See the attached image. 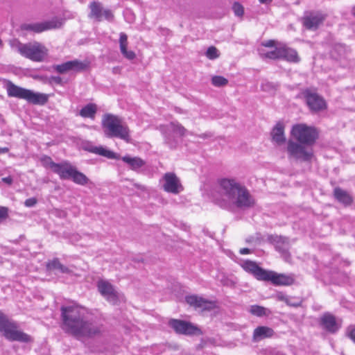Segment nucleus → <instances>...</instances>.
<instances>
[{"label": "nucleus", "mask_w": 355, "mask_h": 355, "mask_svg": "<svg viewBox=\"0 0 355 355\" xmlns=\"http://www.w3.org/2000/svg\"><path fill=\"white\" fill-rule=\"evenodd\" d=\"M220 198L214 200L222 209L234 211L246 209L255 205V200L248 189L234 179L223 178L219 180Z\"/></svg>", "instance_id": "obj_1"}, {"label": "nucleus", "mask_w": 355, "mask_h": 355, "mask_svg": "<svg viewBox=\"0 0 355 355\" xmlns=\"http://www.w3.org/2000/svg\"><path fill=\"white\" fill-rule=\"evenodd\" d=\"M62 329L68 333H98L91 328L92 324L76 306L60 307Z\"/></svg>", "instance_id": "obj_2"}, {"label": "nucleus", "mask_w": 355, "mask_h": 355, "mask_svg": "<svg viewBox=\"0 0 355 355\" xmlns=\"http://www.w3.org/2000/svg\"><path fill=\"white\" fill-rule=\"evenodd\" d=\"M101 127L104 135L107 138H119L126 142L130 141V130L122 119L113 114L103 115Z\"/></svg>", "instance_id": "obj_3"}, {"label": "nucleus", "mask_w": 355, "mask_h": 355, "mask_svg": "<svg viewBox=\"0 0 355 355\" xmlns=\"http://www.w3.org/2000/svg\"><path fill=\"white\" fill-rule=\"evenodd\" d=\"M6 90L9 97L23 99L33 105H43L48 101V96L46 94L35 92L33 90L19 87L11 81L8 82Z\"/></svg>", "instance_id": "obj_4"}, {"label": "nucleus", "mask_w": 355, "mask_h": 355, "mask_svg": "<svg viewBox=\"0 0 355 355\" xmlns=\"http://www.w3.org/2000/svg\"><path fill=\"white\" fill-rule=\"evenodd\" d=\"M291 135L297 142L312 146L318 138V131L313 126L305 123H297L293 125Z\"/></svg>", "instance_id": "obj_5"}, {"label": "nucleus", "mask_w": 355, "mask_h": 355, "mask_svg": "<svg viewBox=\"0 0 355 355\" xmlns=\"http://www.w3.org/2000/svg\"><path fill=\"white\" fill-rule=\"evenodd\" d=\"M17 50L22 56L34 62L44 61L48 53L47 49L38 42L19 43Z\"/></svg>", "instance_id": "obj_6"}, {"label": "nucleus", "mask_w": 355, "mask_h": 355, "mask_svg": "<svg viewBox=\"0 0 355 355\" xmlns=\"http://www.w3.org/2000/svg\"><path fill=\"white\" fill-rule=\"evenodd\" d=\"M310 146L289 139L286 151L289 159L302 162H311L313 157V151Z\"/></svg>", "instance_id": "obj_7"}, {"label": "nucleus", "mask_w": 355, "mask_h": 355, "mask_svg": "<svg viewBox=\"0 0 355 355\" xmlns=\"http://www.w3.org/2000/svg\"><path fill=\"white\" fill-rule=\"evenodd\" d=\"M300 96L313 113L321 112L327 108V103L324 98L311 89L302 90Z\"/></svg>", "instance_id": "obj_8"}, {"label": "nucleus", "mask_w": 355, "mask_h": 355, "mask_svg": "<svg viewBox=\"0 0 355 355\" xmlns=\"http://www.w3.org/2000/svg\"><path fill=\"white\" fill-rule=\"evenodd\" d=\"M64 20L61 18L53 17L50 20L42 22L32 24L24 23L20 26L22 31L40 33L45 31L60 28L63 24Z\"/></svg>", "instance_id": "obj_9"}, {"label": "nucleus", "mask_w": 355, "mask_h": 355, "mask_svg": "<svg viewBox=\"0 0 355 355\" xmlns=\"http://www.w3.org/2000/svg\"><path fill=\"white\" fill-rule=\"evenodd\" d=\"M89 8L90 10L88 14L89 19L98 22L101 21L103 19L110 22L114 21V15L112 11L110 9H104L101 2L92 1L89 5Z\"/></svg>", "instance_id": "obj_10"}, {"label": "nucleus", "mask_w": 355, "mask_h": 355, "mask_svg": "<svg viewBox=\"0 0 355 355\" xmlns=\"http://www.w3.org/2000/svg\"><path fill=\"white\" fill-rule=\"evenodd\" d=\"M60 178L61 180H71L74 183L83 186L89 182V179L84 173L78 171L68 162H65V167Z\"/></svg>", "instance_id": "obj_11"}, {"label": "nucleus", "mask_w": 355, "mask_h": 355, "mask_svg": "<svg viewBox=\"0 0 355 355\" xmlns=\"http://www.w3.org/2000/svg\"><path fill=\"white\" fill-rule=\"evenodd\" d=\"M267 241L274 245L275 250L282 254L286 261L289 260L291 258L289 253L290 243L288 237L277 234H269Z\"/></svg>", "instance_id": "obj_12"}, {"label": "nucleus", "mask_w": 355, "mask_h": 355, "mask_svg": "<svg viewBox=\"0 0 355 355\" xmlns=\"http://www.w3.org/2000/svg\"><path fill=\"white\" fill-rule=\"evenodd\" d=\"M97 287L101 295L112 305H116L119 302V294L115 290L113 285L104 280H100L97 283Z\"/></svg>", "instance_id": "obj_13"}, {"label": "nucleus", "mask_w": 355, "mask_h": 355, "mask_svg": "<svg viewBox=\"0 0 355 355\" xmlns=\"http://www.w3.org/2000/svg\"><path fill=\"white\" fill-rule=\"evenodd\" d=\"M88 67L87 62H83L78 60H73L65 62L60 64L53 65V68L58 73L63 74L68 71L80 72L87 69Z\"/></svg>", "instance_id": "obj_14"}, {"label": "nucleus", "mask_w": 355, "mask_h": 355, "mask_svg": "<svg viewBox=\"0 0 355 355\" xmlns=\"http://www.w3.org/2000/svg\"><path fill=\"white\" fill-rule=\"evenodd\" d=\"M264 281L270 282L275 286H291L294 283L295 278L293 274L286 275L267 270Z\"/></svg>", "instance_id": "obj_15"}, {"label": "nucleus", "mask_w": 355, "mask_h": 355, "mask_svg": "<svg viewBox=\"0 0 355 355\" xmlns=\"http://www.w3.org/2000/svg\"><path fill=\"white\" fill-rule=\"evenodd\" d=\"M168 325L175 333H202L197 325L185 320L171 319Z\"/></svg>", "instance_id": "obj_16"}, {"label": "nucleus", "mask_w": 355, "mask_h": 355, "mask_svg": "<svg viewBox=\"0 0 355 355\" xmlns=\"http://www.w3.org/2000/svg\"><path fill=\"white\" fill-rule=\"evenodd\" d=\"M185 301L190 306L195 309H199L202 311H210L216 308V303L214 301L207 300L196 295L186 296Z\"/></svg>", "instance_id": "obj_17"}, {"label": "nucleus", "mask_w": 355, "mask_h": 355, "mask_svg": "<svg viewBox=\"0 0 355 355\" xmlns=\"http://www.w3.org/2000/svg\"><path fill=\"white\" fill-rule=\"evenodd\" d=\"M163 178L164 180L163 188L165 191L178 194L183 191L180 180L174 173H166Z\"/></svg>", "instance_id": "obj_18"}, {"label": "nucleus", "mask_w": 355, "mask_h": 355, "mask_svg": "<svg viewBox=\"0 0 355 355\" xmlns=\"http://www.w3.org/2000/svg\"><path fill=\"white\" fill-rule=\"evenodd\" d=\"M320 324L327 331L331 333L338 331L341 326L339 320L331 313H324L320 318Z\"/></svg>", "instance_id": "obj_19"}, {"label": "nucleus", "mask_w": 355, "mask_h": 355, "mask_svg": "<svg viewBox=\"0 0 355 355\" xmlns=\"http://www.w3.org/2000/svg\"><path fill=\"white\" fill-rule=\"evenodd\" d=\"M0 331L1 333H23L19 329L18 324L1 311H0Z\"/></svg>", "instance_id": "obj_20"}, {"label": "nucleus", "mask_w": 355, "mask_h": 355, "mask_svg": "<svg viewBox=\"0 0 355 355\" xmlns=\"http://www.w3.org/2000/svg\"><path fill=\"white\" fill-rule=\"evenodd\" d=\"M242 266L245 271L252 274L257 279L264 281L267 270L259 267L256 262L247 260Z\"/></svg>", "instance_id": "obj_21"}, {"label": "nucleus", "mask_w": 355, "mask_h": 355, "mask_svg": "<svg viewBox=\"0 0 355 355\" xmlns=\"http://www.w3.org/2000/svg\"><path fill=\"white\" fill-rule=\"evenodd\" d=\"M119 159L125 162L130 169L136 172H139L146 165V162L139 157H132L126 155L123 157L120 156Z\"/></svg>", "instance_id": "obj_22"}, {"label": "nucleus", "mask_w": 355, "mask_h": 355, "mask_svg": "<svg viewBox=\"0 0 355 355\" xmlns=\"http://www.w3.org/2000/svg\"><path fill=\"white\" fill-rule=\"evenodd\" d=\"M87 150L89 153L99 155L108 159H119L120 158V155L119 154H116L101 146H91L87 148Z\"/></svg>", "instance_id": "obj_23"}, {"label": "nucleus", "mask_w": 355, "mask_h": 355, "mask_svg": "<svg viewBox=\"0 0 355 355\" xmlns=\"http://www.w3.org/2000/svg\"><path fill=\"white\" fill-rule=\"evenodd\" d=\"M280 59L286 60L287 62L297 63L300 60L297 52L286 46H281Z\"/></svg>", "instance_id": "obj_24"}, {"label": "nucleus", "mask_w": 355, "mask_h": 355, "mask_svg": "<svg viewBox=\"0 0 355 355\" xmlns=\"http://www.w3.org/2000/svg\"><path fill=\"white\" fill-rule=\"evenodd\" d=\"M41 162L44 166L51 168L55 173L58 174L59 177H60L61 174L63 173L65 167V162L58 164L54 162L49 156H44L41 159Z\"/></svg>", "instance_id": "obj_25"}, {"label": "nucleus", "mask_w": 355, "mask_h": 355, "mask_svg": "<svg viewBox=\"0 0 355 355\" xmlns=\"http://www.w3.org/2000/svg\"><path fill=\"white\" fill-rule=\"evenodd\" d=\"M272 140L278 144H282L286 141L284 135V125L279 121L276 123L271 131Z\"/></svg>", "instance_id": "obj_26"}, {"label": "nucleus", "mask_w": 355, "mask_h": 355, "mask_svg": "<svg viewBox=\"0 0 355 355\" xmlns=\"http://www.w3.org/2000/svg\"><path fill=\"white\" fill-rule=\"evenodd\" d=\"M322 21L323 18L320 15H311L303 18V25L308 30H316Z\"/></svg>", "instance_id": "obj_27"}, {"label": "nucleus", "mask_w": 355, "mask_h": 355, "mask_svg": "<svg viewBox=\"0 0 355 355\" xmlns=\"http://www.w3.org/2000/svg\"><path fill=\"white\" fill-rule=\"evenodd\" d=\"M120 51L122 55L128 60H132L135 58V53L132 51H128V36L124 33H120L119 37Z\"/></svg>", "instance_id": "obj_28"}, {"label": "nucleus", "mask_w": 355, "mask_h": 355, "mask_svg": "<svg viewBox=\"0 0 355 355\" xmlns=\"http://www.w3.org/2000/svg\"><path fill=\"white\" fill-rule=\"evenodd\" d=\"M46 270L49 271H58L62 274H69L71 270L62 264L58 258L49 261L46 264Z\"/></svg>", "instance_id": "obj_29"}, {"label": "nucleus", "mask_w": 355, "mask_h": 355, "mask_svg": "<svg viewBox=\"0 0 355 355\" xmlns=\"http://www.w3.org/2000/svg\"><path fill=\"white\" fill-rule=\"evenodd\" d=\"M334 198L345 205H349L352 202V198L347 191L340 187H336L334 190Z\"/></svg>", "instance_id": "obj_30"}, {"label": "nucleus", "mask_w": 355, "mask_h": 355, "mask_svg": "<svg viewBox=\"0 0 355 355\" xmlns=\"http://www.w3.org/2000/svg\"><path fill=\"white\" fill-rule=\"evenodd\" d=\"M97 110V105L95 103H88L82 107L79 114L83 118L94 119Z\"/></svg>", "instance_id": "obj_31"}, {"label": "nucleus", "mask_w": 355, "mask_h": 355, "mask_svg": "<svg viewBox=\"0 0 355 355\" xmlns=\"http://www.w3.org/2000/svg\"><path fill=\"white\" fill-rule=\"evenodd\" d=\"M3 336L9 341L29 343L32 340L31 337L28 334H3Z\"/></svg>", "instance_id": "obj_32"}, {"label": "nucleus", "mask_w": 355, "mask_h": 355, "mask_svg": "<svg viewBox=\"0 0 355 355\" xmlns=\"http://www.w3.org/2000/svg\"><path fill=\"white\" fill-rule=\"evenodd\" d=\"M249 311L251 314L258 317L266 315L268 312H270L266 308L259 305L250 306Z\"/></svg>", "instance_id": "obj_33"}, {"label": "nucleus", "mask_w": 355, "mask_h": 355, "mask_svg": "<svg viewBox=\"0 0 355 355\" xmlns=\"http://www.w3.org/2000/svg\"><path fill=\"white\" fill-rule=\"evenodd\" d=\"M170 126L172 130L181 137L184 136L188 132L187 130L177 121L171 122Z\"/></svg>", "instance_id": "obj_34"}, {"label": "nucleus", "mask_w": 355, "mask_h": 355, "mask_svg": "<svg viewBox=\"0 0 355 355\" xmlns=\"http://www.w3.org/2000/svg\"><path fill=\"white\" fill-rule=\"evenodd\" d=\"M228 80L221 76H214L211 78V84L215 87H223L227 85Z\"/></svg>", "instance_id": "obj_35"}, {"label": "nucleus", "mask_w": 355, "mask_h": 355, "mask_svg": "<svg viewBox=\"0 0 355 355\" xmlns=\"http://www.w3.org/2000/svg\"><path fill=\"white\" fill-rule=\"evenodd\" d=\"M280 300L282 301H284V302H286V304H288V306H293V307H297L301 305V300H296L293 297H289V296H282L280 297Z\"/></svg>", "instance_id": "obj_36"}, {"label": "nucleus", "mask_w": 355, "mask_h": 355, "mask_svg": "<svg viewBox=\"0 0 355 355\" xmlns=\"http://www.w3.org/2000/svg\"><path fill=\"white\" fill-rule=\"evenodd\" d=\"M218 50L215 46H209L206 53L205 55L210 60H214L219 57Z\"/></svg>", "instance_id": "obj_37"}, {"label": "nucleus", "mask_w": 355, "mask_h": 355, "mask_svg": "<svg viewBox=\"0 0 355 355\" xmlns=\"http://www.w3.org/2000/svg\"><path fill=\"white\" fill-rule=\"evenodd\" d=\"M281 46L276 47L274 50L268 51L265 53V57L267 58L272 59V60H277L280 59V54H281Z\"/></svg>", "instance_id": "obj_38"}, {"label": "nucleus", "mask_w": 355, "mask_h": 355, "mask_svg": "<svg viewBox=\"0 0 355 355\" xmlns=\"http://www.w3.org/2000/svg\"><path fill=\"white\" fill-rule=\"evenodd\" d=\"M232 10L236 16L243 17L244 14V8L240 3L234 2L232 6Z\"/></svg>", "instance_id": "obj_39"}, {"label": "nucleus", "mask_w": 355, "mask_h": 355, "mask_svg": "<svg viewBox=\"0 0 355 355\" xmlns=\"http://www.w3.org/2000/svg\"><path fill=\"white\" fill-rule=\"evenodd\" d=\"M277 86L278 85L277 84H275V83H270V82H266V83H263L261 84L262 89L263 91H266V92H270L271 90H275V89H276Z\"/></svg>", "instance_id": "obj_40"}, {"label": "nucleus", "mask_w": 355, "mask_h": 355, "mask_svg": "<svg viewBox=\"0 0 355 355\" xmlns=\"http://www.w3.org/2000/svg\"><path fill=\"white\" fill-rule=\"evenodd\" d=\"M37 202V200L36 198H30L25 200L24 205L27 207H34Z\"/></svg>", "instance_id": "obj_41"}, {"label": "nucleus", "mask_w": 355, "mask_h": 355, "mask_svg": "<svg viewBox=\"0 0 355 355\" xmlns=\"http://www.w3.org/2000/svg\"><path fill=\"white\" fill-rule=\"evenodd\" d=\"M253 333H272V330L267 327L259 326L254 329Z\"/></svg>", "instance_id": "obj_42"}, {"label": "nucleus", "mask_w": 355, "mask_h": 355, "mask_svg": "<svg viewBox=\"0 0 355 355\" xmlns=\"http://www.w3.org/2000/svg\"><path fill=\"white\" fill-rule=\"evenodd\" d=\"M8 217V209L6 207H0V220Z\"/></svg>", "instance_id": "obj_43"}, {"label": "nucleus", "mask_w": 355, "mask_h": 355, "mask_svg": "<svg viewBox=\"0 0 355 355\" xmlns=\"http://www.w3.org/2000/svg\"><path fill=\"white\" fill-rule=\"evenodd\" d=\"M270 335V334H254L252 337V340L254 342H257L261 339L269 337Z\"/></svg>", "instance_id": "obj_44"}, {"label": "nucleus", "mask_w": 355, "mask_h": 355, "mask_svg": "<svg viewBox=\"0 0 355 355\" xmlns=\"http://www.w3.org/2000/svg\"><path fill=\"white\" fill-rule=\"evenodd\" d=\"M50 80L52 83H54L57 85H62V78L60 76H53L50 78Z\"/></svg>", "instance_id": "obj_45"}, {"label": "nucleus", "mask_w": 355, "mask_h": 355, "mask_svg": "<svg viewBox=\"0 0 355 355\" xmlns=\"http://www.w3.org/2000/svg\"><path fill=\"white\" fill-rule=\"evenodd\" d=\"M262 45L266 47H273L275 45V41L273 40H267L263 42Z\"/></svg>", "instance_id": "obj_46"}, {"label": "nucleus", "mask_w": 355, "mask_h": 355, "mask_svg": "<svg viewBox=\"0 0 355 355\" xmlns=\"http://www.w3.org/2000/svg\"><path fill=\"white\" fill-rule=\"evenodd\" d=\"M2 182L8 185H10L12 183L13 180L10 176H8V177L3 178Z\"/></svg>", "instance_id": "obj_47"}, {"label": "nucleus", "mask_w": 355, "mask_h": 355, "mask_svg": "<svg viewBox=\"0 0 355 355\" xmlns=\"http://www.w3.org/2000/svg\"><path fill=\"white\" fill-rule=\"evenodd\" d=\"M213 136V135L211 132H206L198 135V137L205 139L207 138H210Z\"/></svg>", "instance_id": "obj_48"}, {"label": "nucleus", "mask_w": 355, "mask_h": 355, "mask_svg": "<svg viewBox=\"0 0 355 355\" xmlns=\"http://www.w3.org/2000/svg\"><path fill=\"white\" fill-rule=\"evenodd\" d=\"M254 237V242L257 243V244H261V242L263 241V239H262V236L260 234H257Z\"/></svg>", "instance_id": "obj_49"}, {"label": "nucleus", "mask_w": 355, "mask_h": 355, "mask_svg": "<svg viewBox=\"0 0 355 355\" xmlns=\"http://www.w3.org/2000/svg\"><path fill=\"white\" fill-rule=\"evenodd\" d=\"M250 250L249 248H241L240 250H239V252L241 254H250Z\"/></svg>", "instance_id": "obj_50"}, {"label": "nucleus", "mask_w": 355, "mask_h": 355, "mask_svg": "<svg viewBox=\"0 0 355 355\" xmlns=\"http://www.w3.org/2000/svg\"><path fill=\"white\" fill-rule=\"evenodd\" d=\"M347 333H352V334L355 333V325H350L347 328Z\"/></svg>", "instance_id": "obj_51"}, {"label": "nucleus", "mask_w": 355, "mask_h": 355, "mask_svg": "<svg viewBox=\"0 0 355 355\" xmlns=\"http://www.w3.org/2000/svg\"><path fill=\"white\" fill-rule=\"evenodd\" d=\"M9 151V148L7 147L1 148L0 147V154L6 153Z\"/></svg>", "instance_id": "obj_52"}, {"label": "nucleus", "mask_w": 355, "mask_h": 355, "mask_svg": "<svg viewBox=\"0 0 355 355\" xmlns=\"http://www.w3.org/2000/svg\"><path fill=\"white\" fill-rule=\"evenodd\" d=\"M261 3L268 4L272 2V0H259Z\"/></svg>", "instance_id": "obj_53"}, {"label": "nucleus", "mask_w": 355, "mask_h": 355, "mask_svg": "<svg viewBox=\"0 0 355 355\" xmlns=\"http://www.w3.org/2000/svg\"><path fill=\"white\" fill-rule=\"evenodd\" d=\"M254 241L255 239L254 236H250L246 239V242L248 243L254 242Z\"/></svg>", "instance_id": "obj_54"}, {"label": "nucleus", "mask_w": 355, "mask_h": 355, "mask_svg": "<svg viewBox=\"0 0 355 355\" xmlns=\"http://www.w3.org/2000/svg\"><path fill=\"white\" fill-rule=\"evenodd\" d=\"M347 336L355 343V334H347Z\"/></svg>", "instance_id": "obj_55"}, {"label": "nucleus", "mask_w": 355, "mask_h": 355, "mask_svg": "<svg viewBox=\"0 0 355 355\" xmlns=\"http://www.w3.org/2000/svg\"><path fill=\"white\" fill-rule=\"evenodd\" d=\"M135 186L137 188L140 189H144L143 186H141V185H140V184H135Z\"/></svg>", "instance_id": "obj_56"}, {"label": "nucleus", "mask_w": 355, "mask_h": 355, "mask_svg": "<svg viewBox=\"0 0 355 355\" xmlns=\"http://www.w3.org/2000/svg\"><path fill=\"white\" fill-rule=\"evenodd\" d=\"M74 335L76 336L77 339H80L81 336H83L84 334H74Z\"/></svg>", "instance_id": "obj_57"}, {"label": "nucleus", "mask_w": 355, "mask_h": 355, "mask_svg": "<svg viewBox=\"0 0 355 355\" xmlns=\"http://www.w3.org/2000/svg\"><path fill=\"white\" fill-rule=\"evenodd\" d=\"M353 15L355 16V8L353 9Z\"/></svg>", "instance_id": "obj_58"}, {"label": "nucleus", "mask_w": 355, "mask_h": 355, "mask_svg": "<svg viewBox=\"0 0 355 355\" xmlns=\"http://www.w3.org/2000/svg\"><path fill=\"white\" fill-rule=\"evenodd\" d=\"M1 44V40H0V44Z\"/></svg>", "instance_id": "obj_59"}]
</instances>
